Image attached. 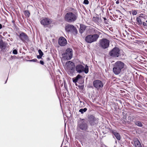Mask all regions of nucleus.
I'll return each mask as SVG.
<instances>
[{
    "label": "nucleus",
    "mask_w": 147,
    "mask_h": 147,
    "mask_svg": "<svg viewBox=\"0 0 147 147\" xmlns=\"http://www.w3.org/2000/svg\"><path fill=\"white\" fill-rule=\"evenodd\" d=\"M134 124L140 127H142L143 126V124L142 122L139 121H134Z\"/></svg>",
    "instance_id": "nucleus-19"
},
{
    "label": "nucleus",
    "mask_w": 147,
    "mask_h": 147,
    "mask_svg": "<svg viewBox=\"0 0 147 147\" xmlns=\"http://www.w3.org/2000/svg\"><path fill=\"white\" fill-rule=\"evenodd\" d=\"M86 27L85 26H82L80 25V29L81 30H82V32L86 28Z\"/></svg>",
    "instance_id": "nucleus-25"
},
{
    "label": "nucleus",
    "mask_w": 147,
    "mask_h": 147,
    "mask_svg": "<svg viewBox=\"0 0 147 147\" xmlns=\"http://www.w3.org/2000/svg\"><path fill=\"white\" fill-rule=\"evenodd\" d=\"M2 28V25L0 24V29H1Z\"/></svg>",
    "instance_id": "nucleus-38"
},
{
    "label": "nucleus",
    "mask_w": 147,
    "mask_h": 147,
    "mask_svg": "<svg viewBox=\"0 0 147 147\" xmlns=\"http://www.w3.org/2000/svg\"><path fill=\"white\" fill-rule=\"evenodd\" d=\"M89 123L91 125H94L97 124L98 121V119L95 118L92 115H90L88 117Z\"/></svg>",
    "instance_id": "nucleus-10"
},
{
    "label": "nucleus",
    "mask_w": 147,
    "mask_h": 147,
    "mask_svg": "<svg viewBox=\"0 0 147 147\" xmlns=\"http://www.w3.org/2000/svg\"><path fill=\"white\" fill-rule=\"evenodd\" d=\"M73 55L72 50L71 49L68 48L65 51V53L62 54L63 58L65 60L70 59Z\"/></svg>",
    "instance_id": "nucleus-6"
},
{
    "label": "nucleus",
    "mask_w": 147,
    "mask_h": 147,
    "mask_svg": "<svg viewBox=\"0 0 147 147\" xmlns=\"http://www.w3.org/2000/svg\"><path fill=\"white\" fill-rule=\"evenodd\" d=\"M78 80L76 78L74 79H73V81L74 82H76Z\"/></svg>",
    "instance_id": "nucleus-33"
},
{
    "label": "nucleus",
    "mask_w": 147,
    "mask_h": 147,
    "mask_svg": "<svg viewBox=\"0 0 147 147\" xmlns=\"http://www.w3.org/2000/svg\"><path fill=\"white\" fill-rule=\"evenodd\" d=\"M19 37L20 40L23 42L28 40V36L24 32L21 33L19 35Z\"/></svg>",
    "instance_id": "nucleus-15"
},
{
    "label": "nucleus",
    "mask_w": 147,
    "mask_h": 147,
    "mask_svg": "<svg viewBox=\"0 0 147 147\" xmlns=\"http://www.w3.org/2000/svg\"><path fill=\"white\" fill-rule=\"evenodd\" d=\"M38 52L39 54V55H41V56L43 55V53L40 49H39L38 50Z\"/></svg>",
    "instance_id": "nucleus-26"
},
{
    "label": "nucleus",
    "mask_w": 147,
    "mask_h": 147,
    "mask_svg": "<svg viewBox=\"0 0 147 147\" xmlns=\"http://www.w3.org/2000/svg\"><path fill=\"white\" fill-rule=\"evenodd\" d=\"M99 36V35L97 34L89 35L86 37L85 40L88 43H90L97 41Z\"/></svg>",
    "instance_id": "nucleus-4"
},
{
    "label": "nucleus",
    "mask_w": 147,
    "mask_h": 147,
    "mask_svg": "<svg viewBox=\"0 0 147 147\" xmlns=\"http://www.w3.org/2000/svg\"><path fill=\"white\" fill-rule=\"evenodd\" d=\"M82 77V76L79 74L76 77V78L78 80L79 79Z\"/></svg>",
    "instance_id": "nucleus-31"
},
{
    "label": "nucleus",
    "mask_w": 147,
    "mask_h": 147,
    "mask_svg": "<svg viewBox=\"0 0 147 147\" xmlns=\"http://www.w3.org/2000/svg\"><path fill=\"white\" fill-rule=\"evenodd\" d=\"M143 24L144 26H147V24L145 22H143Z\"/></svg>",
    "instance_id": "nucleus-35"
},
{
    "label": "nucleus",
    "mask_w": 147,
    "mask_h": 147,
    "mask_svg": "<svg viewBox=\"0 0 147 147\" xmlns=\"http://www.w3.org/2000/svg\"><path fill=\"white\" fill-rule=\"evenodd\" d=\"M88 67L86 65L85 67L81 64L78 65L76 67V70L79 73L84 72L86 74H87L88 72Z\"/></svg>",
    "instance_id": "nucleus-5"
},
{
    "label": "nucleus",
    "mask_w": 147,
    "mask_h": 147,
    "mask_svg": "<svg viewBox=\"0 0 147 147\" xmlns=\"http://www.w3.org/2000/svg\"><path fill=\"white\" fill-rule=\"evenodd\" d=\"M83 119L80 121L78 125L77 129L82 132L85 131L88 128V127L86 123L84 121H83Z\"/></svg>",
    "instance_id": "nucleus-8"
},
{
    "label": "nucleus",
    "mask_w": 147,
    "mask_h": 147,
    "mask_svg": "<svg viewBox=\"0 0 147 147\" xmlns=\"http://www.w3.org/2000/svg\"><path fill=\"white\" fill-rule=\"evenodd\" d=\"M75 65L73 62L71 61H67L64 66V68L68 74L72 76L75 71Z\"/></svg>",
    "instance_id": "nucleus-3"
},
{
    "label": "nucleus",
    "mask_w": 147,
    "mask_h": 147,
    "mask_svg": "<svg viewBox=\"0 0 147 147\" xmlns=\"http://www.w3.org/2000/svg\"><path fill=\"white\" fill-rule=\"evenodd\" d=\"M42 56H41V55H37V58L38 59H41L42 58Z\"/></svg>",
    "instance_id": "nucleus-34"
},
{
    "label": "nucleus",
    "mask_w": 147,
    "mask_h": 147,
    "mask_svg": "<svg viewBox=\"0 0 147 147\" xmlns=\"http://www.w3.org/2000/svg\"><path fill=\"white\" fill-rule=\"evenodd\" d=\"M109 41L106 38H102L99 41L100 47L104 49L107 48L109 45Z\"/></svg>",
    "instance_id": "nucleus-7"
},
{
    "label": "nucleus",
    "mask_w": 147,
    "mask_h": 147,
    "mask_svg": "<svg viewBox=\"0 0 147 147\" xmlns=\"http://www.w3.org/2000/svg\"><path fill=\"white\" fill-rule=\"evenodd\" d=\"M40 63L42 65H43L44 64V62L42 61H40Z\"/></svg>",
    "instance_id": "nucleus-36"
},
{
    "label": "nucleus",
    "mask_w": 147,
    "mask_h": 147,
    "mask_svg": "<svg viewBox=\"0 0 147 147\" xmlns=\"http://www.w3.org/2000/svg\"><path fill=\"white\" fill-rule=\"evenodd\" d=\"M87 110V109L85 108L84 109H81L79 110V112H81L82 114H83L84 112H86Z\"/></svg>",
    "instance_id": "nucleus-21"
},
{
    "label": "nucleus",
    "mask_w": 147,
    "mask_h": 147,
    "mask_svg": "<svg viewBox=\"0 0 147 147\" xmlns=\"http://www.w3.org/2000/svg\"><path fill=\"white\" fill-rule=\"evenodd\" d=\"M140 117V116L138 115L129 116L128 117V119L134 123V121L139 119Z\"/></svg>",
    "instance_id": "nucleus-16"
},
{
    "label": "nucleus",
    "mask_w": 147,
    "mask_h": 147,
    "mask_svg": "<svg viewBox=\"0 0 147 147\" xmlns=\"http://www.w3.org/2000/svg\"><path fill=\"white\" fill-rule=\"evenodd\" d=\"M146 22L147 23V20L146 21Z\"/></svg>",
    "instance_id": "nucleus-42"
},
{
    "label": "nucleus",
    "mask_w": 147,
    "mask_h": 147,
    "mask_svg": "<svg viewBox=\"0 0 147 147\" xmlns=\"http://www.w3.org/2000/svg\"><path fill=\"white\" fill-rule=\"evenodd\" d=\"M141 15H142V16H144V13H141L140 14L139 17L142 18H144V19H146L145 17V16H141Z\"/></svg>",
    "instance_id": "nucleus-27"
},
{
    "label": "nucleus",
    "mask_w": 147,
    "mask_h": 147,
    "mask_svg": "<svg viewBox=\"0 0 147 147\" xmlns=\"http://www.w3.org/2000/svg\"><path fill=\"white\" fill-rule=\"evenodd\" d=\"M78 16V14L76 12H69L65 14L64 19L68 22H73L77 19Z\"/></svg>",
    "instance_id": "nucleus-2"
},
{
    "label": "nucleus",
    "mask_w": 147,
    "mask_h": 147,
    "mask_svg": "<svg viewBox=\"0 0 147 147\" xmlns=\"http://www.w3.org/2000/svg\"><path fill=\"white\" fill-rule=\"evenodd\" d=\"M93 30L94 33H95L98 34L99 32L96 29L94 28L93 29Z\"/></svg>",
    "instance_id": "nucleus-29"
},
{
    "label": "nucleus",
    "mask_w": 147,
    "mask_h": 147,
    "mask_svg": "<svg viewBox=\"0 0 147 147\" xmlns=\"http://www.w3.org/2000/svg\"><path fill=\"white\" fill-rule=\"evenodd\" d=\"M13 53L14 54L16 55L17 54L18 52L16 50L14 49L13 51Z\"/></svg>",
    "instance_id": "nucleus-30"
},
{
    "label": "nucleus",
    "mask_w": 147,
    "mask_h": 147,
    "mask_svg": "<svg viewBox=\"0 0 147 147\" xmlns=\"http://www.w3.org/2000/svg\"><path fill=\"white\" fill-rule=\"evenodd\" d=\"M36 61H37V59H33L29 60V61H33V62H36Z\"/></svg>",
    "instance_id": "nucleus-32"
},
{
    "label": "nucleus",
    "mask_w": 147,
    "mask_h": 147,
    "mask_svg": "<svg viewBox=\"0 0 147 147\" xmlns=\"http://www.w3.org/2000/svg\"><path fill=\"white\" fill-rule=\"evenodd\" d=\"M93 18L94 19H96V18Z\"/></svg>",
    "instance_id": "nucleus-41"
},
{
    "label": "nucleus",
    "mask_w": 147,
    "mask_h": 147,
    "mask_svg": "<svg viewBox=\"0 0 147 147\" xmlns=\"http://www.w3.org/2000/svg\"><path fill=\"white\" fill-rule=\"evenodd\" d=\"M119 51V49L118 48L115 47L110 52L109 54L111 56L118 57L120 55Z\"/></svg>",
    "instance_id": "nucleus-9"
},
{
    "label": "nucleus",
    "mask_w": 147,
    "mask_h": 147,
    "mask_svg": "<svg viewBox=\"0 0 147 147\" xmlns=\"http://www.w3.org/2000/svg\"><path fill=\"white\" fill-rule=\"evenodd\" d=\"M137 11L134 10L132 11V13L133 15H136L137 14Z\"/></svg>",
    "instance_id": "nucleus-24"
},
{
    "label": "nucleus",
    "mask_w": 147,
    "mask_h": 147,
    "mask_svg": "<svg viewBox=\"0 0 147 147\" xmlns=\"http://www.w3.org/2000/svg\"><path fill=\"white\" fill-rule=\"evenodd\" d=\"M24 13L25 15L26 16L29 17L30 16V13L28 11H25Z\"/></svg>",
    "instance_id": "nucleus-22"
},
{
    "label": "nucleus",
    "mask_w": 147,
    "mask_h": 147,
    "mask_svg": "<svg viewBox=\"0 0 147 147\" xmlns=\"http://www.w3.org/2000/svg\"><path fill=\"white\" fill-rule=\"evenodd\" d=\"M4 46L2 41L0 40V48L3 49L4 47Z\"/></svg>",
    "instance_id": "nucleus-23"
},
{
    "label": "nucleus",
    "mask_w": 147,
    "mask_h": 147,
    "mask_svg": "<svg viewBox=\"0 0 147 147\" xmlns=\"http://www.w3.org/2000/svg\"><path fill=\"white\" fill-rule=\"evenodd\" d=\"M58 43L60 46H64L66 45L67 42L65 38L63 37H61L59 39Z\"/></svg>",
    "instance_id": "nucleus-13"
},
{
    "label": "nucleus",
    "mask_w": 147,
    "mask_h": 147,
    "mask_svg": "<svg viewBox=\"0 0 147 147\" xmlns=\"http://www.w3.org/2000/svg\"><path fill=\"white\" fill-rule=\"evenodd\" d=\"M111 132L115 136L116 138L118 140L121 139V136L119 133L117 132L115 130H112Z\"/></svg>",
    "instance_id": "nucleus-17"
},
{
    "label": "nucleus",
    "mask_w": 147,
    "mask_h": 147,
    "mask_svg": "<svg viewBox=\"0 0 147 147\" xmlns=\"http://www.w3.org/2000/svg\"><path fill=\"white\" fill-rule=\"evenodd\" d=\"M117 11H119V12L120 11L119 10H117Z\"/></svg>",
    "instance_id": "nucleus-40"
},
{
    "label": "nucleus",
    "mask_w": 147,
    "mask_h": 147,
    "mask_svg": "<svg viewBox=\"0 0 147 147\" xmlns=\"http://www.w3.org/2000/svg\"><path fill=\"white\" fill-rule=\"evenodd\" d=\"M140 17H139V16L138 17L136 18V21L138 23L139 25H141L142 24V22L140 18Z\"/></svg>",
    "instance_id": "nucleus-20"
},
{
    "label": "nucleus",
    "mask_w": 147,
    "mask_h": 147,
    "mask_svg": "<svg viewBox=\"0 0 147 147\" xmlns=\"http://www.w3.org/2000/svg\"><path fill=\"white\" fill-rule=\"evenodd\" d=\"M134 143L135 147H142L141 143L137 139H134Z\"/></svg>",
    "instance_id": "nucleus-18"
},
{
    "label": "nucleus",
    "mask_w": 147,
    "mask_h": 147,
    "mask_svg": "<svg viewBox=\"0 0 147 147\" xmlns=\"http://www.w3.org/2000/svg\"><path fill=\"white\" fill-rule=\"evenodd\" d=\"M93 85L96 88L99 89L103 87V84L100 80H96L93 81Z\"/></svg>",
    "instance_id": "nucleus-11"
},
{
    "label": "nucleus",
    "mask_w": 147,
    "mask_h": 147,
    "mask_svg": "<svg viewBox=\"0 0 147 147\" xmlns=\"http://www.w3.org/2000/svg\"><path fill=\"white\" fill-rule=\"evenodd\" d=\"M84 3L87 5L89 3V1L88 0H84Z\"/></svg>",
    "instance_id": "nucleus-28"
},
{
    "label": "nucleus",
    "mask_w": 147,
    "mask_h": 147,
    "mask_svg": "<svg viewBox=\"0 0 147 147\" xmlns=\"http://www.w3.org/2000/svg\"><path fill=\"white\" fill-rule=\"evenodd\" d=\"M103 19H104V20H107L106 18H103Z\"/></svg>",
    "instance_id": "nucleus-39"
},
{
    "label": "nucleus",
    "mask_w": 147,
    "mask_h": 147,
    "mask_svg": "<svg viewBox=\"0 0 147 147\" xmlns=\"http://www.w3.org/2000/svg\"><path fill=\"white\" fill-rule=\"evenodd\" d=\"M119 0H117V1L116 2V3L117 4H118L119 3Z\"/></svg>",
    "instance_id": "nucleus-37"
},
{
    "label": "nucleus",
    "mask_w": 147,
    "mask_h": 147,
    "mask_svg": "<svg viewBox=\"0 0 147 147\" xmlns=\"http://www.w3.org/2000/svg\"><path fill=\"white\" fill-rule=\"evenodd\" d=\"M51 22L52 21L51 20L47 18L43 19L40 22L41 24L44 26L49 25L51 24Z\"/></svg>",
    "instance_id": "nucleus-14"
},
{
    "label": "nucleus",
    "mask_w": 147,
    "mask_h": 147,
    "mask_svg": "<svg viewBox=\"0 0 147 147\" xmlns=\"http://www.w3.org/2000/svg\"><path fill=\"white\" fill-rule=\"evenodd\" d=\"M125 66V64L122 62L118 61L115 62L113 68V71L115 75L120 74L123 69Z\"/></svg>",
    "instance_id": "nucleus-1"
},
{
    "label": "nucleus",
    "mask_w": 147,
    "mask_h": 147,
    "mask_svg": "<svg viewBox=\"0 0 147 147\" xmlns=\"http://www.w3.org/2000/svg\"><path fill=\"white\" fill-rule=\"evenodd\" d=\"M65 29L67 32H74L76 33H77V30L76 28L73 25L71 24H68L65 27Z\"/></svg>",
    "instance_id": "nucleus-12"
}]
</instances>
